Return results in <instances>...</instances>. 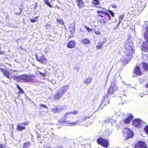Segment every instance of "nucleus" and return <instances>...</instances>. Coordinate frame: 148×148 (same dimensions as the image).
<instances>
[{"instance_id": "20", "label": "nucleus", "mask_w": 148, "mask_h": 148, "mask_svg": "<svg viewBox=\"0 0 148 148\" xmlns=\"http://www.w3.org/2000/svg\"><path fill=\"white\" fill-rule=\"evenodd\" d=\"M84 44H89L90 43V41L86 38H84L81 41Z\"/></svg>"}, {"instance_id": "27", "label": "nucleus", "mask_w": 148, "mask_h": 148, "mask_svg": "<svg viewBox=\"0 0 148 148\" xmlns=\"http://www.w3.org/2000/svg\"><path fill=\"white\" fill-rule=\"evenodd\" d=\"M43 1L44 2V3H46V4L47 5H48L50 7H52V6L51 5L49 1L48 0H43Z\"/></svg>"}, {"instance_id": "51", "label": "nucleus", "mask_w": 148, "mask_h": 148, "mask_svg": "<svg viewBox=\"0 0 148 148\" xmlns=\"http://www.w3.org/2000/svg\"><path fill=\"white\" fill-rule=\"evenodd\" d=\"M93 120H92V121H91V123L89 122V121H88V123L89 124H91L92 123V122H93Z\"/></svg>"}, {"instance_id": "31", "label": "nucleus", "mask_w": 148, "mask_h": 148, "mask_svg": "<svg viewBox=\"0 0 148 148\" xmlns=\"http://www.w3.org/2000/svg\"><path fill=\"white\" fill-rule=\"evenodd\" d=\"M131 59L130 58H129L128 59H127L125 60H124L123 61L124 63L125 64H128L129 61H130Z\"/></svg>"}, {"instance_id": "14", "label": "nucleus", "mask_w": 148, "mask_h": 148, "mask_svg": "<svg viewBox=\"0 0 148 148\" xmlns=\"http://www.w3.org/2000/svg\"><path fill=\"white\" fill-rule=\"evenodd\" d=\"M75 2L79 8H81L84 7V2L82 0H75Z\"/></svg>"}, {"instance_id": "59", "label": "nucleus", "mask_w": 148, "mask_h": 148, "mask_svg": "<svg viewBox=\"0 0 148 148\" xmlns=\"http://www.w3.org/2000/svg\"><path fill=\"white\" fill-rule=\"evenodd\" d=\"M1 52H0V54H1Z\"/></svg>"}, {"instance_id": "56", "label": "nucleus", "mask_w": 148, "mask_h": 148, "mask_svg": "<svg viewBox=\"0 0 148 148\" xmlns=\"http://www.w3.org/2000/svg\"><path fill=\"white\" fill-rule=\"evenodd\" d=\"M103 23H104V22H105V21L103 20Z\"/></svg>"}, {"instance_id": "2", "label": "nucleus", "mask_w": 148, "mask_h": 148, "mask_svg": "<svg viewBox=\"0 0 148 148\" xmlns=\"http://www.w3.org/2000/svg\"><path fill=\"white\" fill-rule=\"evenodd\" d=\"M144 37L146 40L147 43H143V47L141 48L142 50L146 52H148V33L143 32Z\"/></svg>"}, {"instance_id": "45", "label": "nucleus", "mask_w": 148, "mask_h": 148, "mask_svg": "<svg viewBox=\"0 0 148 148\" xmlns=\"http://www.w3.org/2000/svg\"><path fill=\"white\" fill-rule=\"evenodd\" d=\"M95 32L96 34H100V32L99 31H95Z\"/></svg>"}, {"instance_id": "53", "label": "nucleus", "mask_w": 148, "mask_h": 148, "mask_svg": "<svg viewBox=\"0 0 148 148\" xmlns=\"http://www.w3.org/2000/svg\"><path fill=\"white\" fill-rule=\"evenodd\" d=\"M100 16L101 17H103V16L101 15H98V16Z\"/></svg>"}, {"instance_id": "49", "label": "nucleus", "mask_w": 148, "mask_h": 148, "mask_svg": "<svg viewBox=\"0 0 148 148\" xmlns=\"http://www.w3.org/2000/svg\"><path fill=\"white\" fill-rule=\"evenodd\" d=\"M51 137L52 138V140L53 139L54 135L53 134H52L51 135Z\"/></svg>"}, {"instance_id": "37", "label": "nucleus", "mask_w": 148, "mask_h": 148, "mask_svg": "<svg viewBox=\"0 0 148 148\" xmlns=\"http://www.w3.org/2000/svg\"><path fill=\"white\" fill-rule=\"evenodd\" d=\"M144 130L145 132L148 134V126H147L144 128Z\"/></svg>"}, {"instance_id": "55", "label": "nucleus", "mask_w": 148, "mask_h": 148, "mask_svg": "<svg viewBox=\"0 0 148 148\" xmlns=\"http://www.w3.org/2000/svg\"><path fill=\"white\" fill-rule=\"evenodd\" d=\"M53 111L54 112H57L58 111H54V110H53Z\"/></svg>"}, {"instance_id": "5", "label": "nucleus", "mask_w": 148, "mask_h": 148, "mask_svg": "<svg viewBox=\"0 0 148 148\" xmlns=\"http://www.w3.org/2000/svg\"><path fill=\"white\" fill-rule=\"evenodd\" d=\"M144 122L140 119H136L134 120L132 122V125L135 127H139L141 126Z\"/></svg>"}, {"instance_id": "57", "label": "nucleus", "mask_w": 148, "mask_h": 148, "mask_svg": "<svg viewBox=\"0 0 148 148\" xmlns=\"http://www.w3.org/2000/svg\"><path fill=\"white\" fill-rule=\"evenodd\" d=\"M46 148H51L50 147H47Z\"/></svg>"}, {"instance_id": "19", "label": "nucleus", "mask_w": 148, "mask_h": 148, "mask_svg": "<svg viewBox=\"0 0 148 148\" xmlns=\"http://www.w3.org/2000/svg\"><path fill=\"white\" fill-rule=\"evenodd\" d=\"M133 116L131 114H130L128 118L126 119L124 123L125 124H128L129 123L132 119Z\"/></svg>"}, {"instance_id": "47", "label": "nucleus", "mask_w": 148, "mask_h": 148, "mask_svg": "<svg viewBox=\"0 0 148 148\" xmlns=\"http://www.w3.org/2000/svg\"><path fill=\"white\" fill-rule=\"evenodd\" d=\"M101 47H102L101 45H98L97 46V48H99V49L101 48Z\"/></svg>"}, {"instance_id": "13", "label": "nucleus", "mask_w": 148, "mask_h": 148, "mask_svg": "<svg viewBox=\"0 0 148 148\" xmlns=\"http://www.w3.org/2000/svg\"><path fill=\"white\" fill-rule=\"evenodd\" d=\"M18 73L16 71L10 69V78H12L14 79L17 80L18 76H16V75Z\"/></svg>"}, {"instance_id": "1", "label": "nucleus", "mask_w": 148, "mask_h": 148, "mask_svg": "<svg viewBox=\"0 0 148 148\" xmlns=\"http://www.w3.org/2000/svg\"><path fill=\"white\" fill-rule=\"evenodd\" d=\"M122 132L125 136V139L126 140L132 138L134 136V134L132 130L128 128L123 129Z\"/></svg>"}, {"instance_id": "38", "label": "nucleus", "mask_w": 148, "mask_h": 148, "mask_svg": "<svg viewBox=\"0 0 148 148\" xmlns=\"http://www.w3.org/2000/svg\"><path fill=\"white\" fill-rule=\"evenodd\" d=\"M84 27L87 29V30L88 32H90L92 31V29H90L89 27H87L86 25H85Z\"/></svg>"}, {"instance_id": "23", "label": "nucleus", "mask_w": 148, "mask_h": 148, "mask_svg": "<svg viewBox=\"0 0 148 148\" xmlns=\"http://www.w3.org/2000/svg\"><path fill=\"white\" fill-rule=\"evenodd\" d=\"M92 81V78H88L85 81V83L87 84H90Z\"/></svg>"}, {"instance_id": "40", "label": "nucleus", "mask_w": 148, "mask_h": 148, "mask_svg": "<svg viewBox=\"0 0 148 148\" xmlns=\"http://www.w3.org/2000/svg\"><path fill=\"white\" fill-rule=\"evenodd\" d=\"M120 113H121L120 110L118 111V112H116V115H118L119 116H121V114H120Z\"/></svg>"}, {"instance_id": "16", "label": "nucleus", "mask_w": 148, "mask_h": 148, "mask_svg": "<svg viewBox=\"0 0 148 148\" xmlns=\"http://www.w3.org/2000/svg\"><path fill=\"white\" fill-rule=\"evenodd\" d=\"M75 45V42L74 40H71L69 42L68 45L67 47L70 48H73Z\"/></svg>"}, {"instance_id": "17", "label": "nucleus", "mask_w": 148, "mask_h": 148, "mask_svg": "<svg viewBox=\"0 0 148 148\" xmlns=\"http://www.w3.org/2000/svg\"><path fill=\"white\" fill-rule=\"evenodd\" d=\"M63 95L62 93L60 92L59 90L57 93L54 96V98L56 99H58L60 98Z\"/></svg>"}, {"instance_id": "18", "label": "nucleus", "mask_w": 148, "mask_h": 148, "mask_svg": "<svg viewBox=\"0 0 148 148\" xmlns=\"http://www.w3.org/2000/svg\"><path fill=\"white\" fill-rule=\"evenodd\" d=\"M78 113V112L77 110H74L71 112H67L65 113V115L64 116V117L65 118H66L68 117L69 115L71 114H77Z\"/></svg>"}, {"instance_id": "22", "label": "nucleus", "mask_w": 148, "mask_h": 148, "mask_svg": "<svg viewBox=\"0 0 148 148\" xmlns=\"http://www.w3.org/2000/svg\"><path fill=\"white\" fill-rule=\"evenodd\" d=\"M104 14H105V16L106 18V19L108 21L110 20L111 19V16L110 14L106 12H105Z\"/></svg>"}, {"instance_id": "11", "label": "nucleus", "mask_w": 148, "mask_h": 148, "mask_svg": "<svg viewBox=\"0 0 148 148\" xmlns=\"http://www.w3.org/2000/svg\"><path fill=\"white\" fill-rule=\"evenodd\" d=\"M142 69V67L141 66V65L140 64L139 66L136 65V67L134 70L135 73L137 75H141L142 74L141 72V70Z\"/></svg>"}, {"instance_id": "44", "label": "nucleus", "mask_w": 148, "mask_h": 148, "mask_svg": "<svg viewBox=\"0 0 148 148\" xmlns=\"http://www.w3.org/2000/svg\"><path fill=\"white\" fill-rule=\"evenodd\" d=\"M5 146L3 144H0V148H5Z\"/></svg>"}, {"instance_id": "9", "label": "nucleus", "mask_w": 148, "mask_h": 148, "mask_svg": "<svg viewBox=\"0 0 148 148\" xmlns=\"http://www.w3.org/2000/svg\"><path fill=\"white\" fill-rule=\"evenodd\" d=\"M90 116H85L83 117L80 121H78L76 122L73 123H70L69 121H67L65 122L66 123L69 124H72L73 125H76L79 124V122L81 121L82 122H84L87 119L89 118Z\"/></svg>"}, {"instance_id": "21", "label": "nucleus", "mask_w": 148, "mask_h": 148, "mask_svg": "<svg viewBox=\"0 0 148 148\" xmlns=\"http://www.w3.org/2000/svg\"><path fill=\"white\" fill-rule=\"evenodd\" d=\"M25 128V127L21 126L20 124H19L17 126V129L19 131H21Z\"/></svg>"}, {"instance_id": "34", "label": "nucleus", "mask_w": 148, "mask_h": 148, "mask_svg": "<svg viewBox=\"0 0 148 148\" xmlns=\"http://www.w3.org/2000/svg\"><path fill=\"white\" fill-rule=\"evenodd\" d=\"M120 18H121V19L120 20V18L119 19V22L118 23V25H117V27H116V28H115V29H116V28H117L119 25L120 24V23L121 22V20L122 19V18H123V17L122 16H120Z\"/></svg>"}, {"instance_id": "35", "label": "nucleus", "mask_w": 148, "mask_h": 148, "mask_svg": "<svg viewBox=\"0 0 148 148\" xmlns=\"http://www.w3.org/2000/svg\"><path fill=\"white\" fill-rule=\"evenodd\" d=\"M49 81L53 84H55L56 82V81L55 79H51L50 80H49Z\"/></svg>"}, {"instance_id": "54", "label": "nucleus", "mask_w": 148, "mask_h": 148, "mask_svg": "<svg viewBox=\"0 0 148 148\" xmlns=\"http://www.w3.org/2000/svg\"><path fill=\"white\" fill-rule=\"evenodd\" d=\"M56 148H63V147H62L59 146V147H57Z\"/></svg>"}, {"instance_id": "48", "label": "nucleus", "mask_w": 148, "mask_h": 148, "mask_svg": "<svg viewBox=\"0 0 148 148\" xmlns=\"http://www.w3.org/2000/svg\"><path fill=\"white\" fill-rule=\"evenodd\" d=\"M38 6V4L37 3H35V6L34 7V9H35Z\"/></svg>"}, {"instance_id": "29", "label": "nucleus", "mask_w": 148, "mask_h": 148, "mask_svg": "<svg viewBox=\"0 0 148 148\" xmlns=\"http://www.w3.org/2000/svg\"><path fill=\"white\" fill-rule=\"evenodd\" d=\"M31 80V77L29 76H25V81L29 82Z\"/></svg>"}, {"instance_id": "39", "label": "nucleus", "mask_w": 148, "mask_h": 148, "mask_svg": "<svg viewBox=\"0 0 148 148\" xmlns=\"http://www.w3.org/2000/svg\"><path fill=\"white\" fill-rule=\"evenodd\" d=\"M108 11L110 14L111 15L112 17L114 16V14L113 12L112 11L110 10H108Z\"/></svg>"}, {"instance_id": "46", "label": "nucleus", "mask_w": 148, "mask_h": 148, "mask_svg": "<svg viewBox=\"0 0 148 148\" xmlns=\"http://www.w3.org/2000/svg\"><path fill=\"white\" fill-rule=\"evenodd\" d=\"M21 124L24 125H27L28 124V123L27 122H24L21 123Z\"/></svg>"}, {"instance_id": "7", "label": "nucleus", "mask_w": 148, "mask_h": 148, "mask_svg": "<svg viewBox=\"0 0 148 148\" xmlns=\"http://www.w3.org/2000/svg\"><path fill=\"white\" fill-rule=\"evenodd\" d=\"M147 145L143 141H140L135 145L134 148H147Z\"/></svg>"}, {"instance_id": "12", "label": "nucleus", "mask_w": 148, "mask_h": 148, "mask_svg": "<svg viewBox=\"0 0 148 148\" xmlns=\"http://www.w3.org/2000/svg\"><path fill=\"white\" fill-rule=\"evenodd\" d=\"M117 89V88L116 86H111L108 90V93L112 94L115 92Z\"/></svg>"}, {"instance_id": "8", "label": "nucleus", "mask_w": 148, "mask_h": 148, "mask_svg": "<svg viewBox=\"0 0 148 148\" xmlns=\"http://www.w3.org/2000/svg\"><path fill=\"white\" fill-rule=\"evenodd\" d=\"M0 71L3 73V74L8 78H10V69L8 70L0 68Z\"/></svg>"}, {"instance_id": "36", "label": "nucleus", "mask_w": 148, "mask_h": 148, "mask_svg": "<svg viewBox=\"0 0 148 148\" xmlns=\"http://www.w3.org/2000/svg\"><path fill=\"white\" fill-rule=\"evenodd\" d=\"M40 107L42 108H47V106L44 104H40Z\"/></svg>"}, {"instance_id": "15", "label": "nucleus", "mask_w": 148, "mask_h": 148, "mask_svg": "<svg viewBox=\"0 0 148 148\" xmlns=\"http://www.w3.org/2000/svg\"><path fill=\"white\" fill-rule=\"evenodd\" d=\"M69 88L68 85H66L62 87L59 90L60 92L63 93V95L64 93L68 90Z\"/></svg>"}, {"instance_id": "26", "label": "nucleus", "mask_w": 148, "mask_h": 148, "mask_svg": "<svg viewBox=\"0 0 148 148\" xmlns=\"http://www.w3.org/2000/svg\"><path fill=\"white\" fill-rule=\"evenodd\" d=\"M16 87L19 90V91L18 92V93H23L24 92L23 91L22 89L17 84H16Z\"/></svg>"}, {"instance_id": "41", "label": "nucleus", "mask_w": 148, "mask_h": 148, "mask_svg": "<svg viewBox=\"0 0 148 148\" xmlns=\"http://www.w3.org/2000/svg\"><path fill=\"white\" fill-rule=\"evenodd\" d=\"M97 13L98 14H101L102 13L103 14H104V13L105 12H104L103 11H101L100 10H98L97 11Z\"/></svg>"}, {"instance_id": "58", "label": "nucleus", "mask_w": 148, "mask_h": 148, "mask_svg": "<svg viewBox=\"0 0 148 148\" xmlns=\"http://www.w3.org/2000/svg\"><path fill=\"white\" fill-rule=\"evenodd\" d=\"M133 77H135V76H134V75H133Z\"/></svg>"}, {"instance_id": "30", "label": "nucleus", "mask_w": 148, "mask_h": 148, "mask_svg": "<svg viewBox=\"0 0 148 148\" xmlns=\"http://www.w3.org/2000/svg\"><path fill=\"white\" fill-rule=\"evenodd\" d=\"M57 21L59 23H60V24L62 25H63L64 23L63 22V21L62 19H57Z\"/></svg>"}, {"instance_id": "6", "label": "nucleus", "mask_w": 148, "mask_h": 148, "mask_svg": "<svg viewBox=\"0 0 148 148\" xmlns=\"http://www.w3.org/2000/svg\"><path fill=\"white\" fill-rule=\"evenodd\" d=\"M36 57L38 61L41 63L45 64L47 62V59L42 54H40L38 57L36 55Z\"/></svg>"}, {"instance_id": "52", "label": "nucleus", "mask_w": 148, "mask_h": 148, "mask_svg": "<svg viewBox=\"0 0 148 148\" xmlns=\"http://www.w3.org/2000/svg\"><path fill=\"white\" fill-rule=\"evenodd\" d=\"M145 87L147 88H148V83L146 84L145 85Z\"/></svg>"}, {"instance_id": "43", "label": "nucleus", "mask_w": 148, "mask_h": 148, "mask_svg": "<svg viewBox=\"0 0 148 148\" xmlns=\"http://www.w3.org/2000/svg\"><path fill=\"white\" fill-rule=\"evenodd\" d=\"M111 6L113 8H115L117 7V5H115L114 4H112L111 5Z\"/></svg>"}, {"instance_id": "32", "label": "nucleus", "mask_w": 148, "mask_h": 148, "mask_svg": "<svg viewBox=\"0 0 148 148\" xmlns=\"http://www.w3.org/2000/svg\"><path fill=\"white\" fill-rule=\"evenodd\" d=\"M95 2L92 3L93 4H95V5H99L100 2L98 0H93Z\"/></svg>"}, {"instance_id": "50", "label": "nucleus", "mask_w": 148, "mask_h": 148, "mask_svg": "<svg viewBox=\"0 0 148 148\" xmlns=\"http://www.w3.org/2000/svg\"><path fill=\"white\" fill-rule=\"evenodd\" d=\"M50 25H46L45 27L46 28H48L49 27Z\"/></svg>"}, {"instance_id": "10", "label": "nucleus", "mask_w": 148, "mask_h": 148, "mask_svg": "<svg viewBox=\"0 0 148 148\" xmlns=\"http://www.w3.org/2000/svg\"><path fill=\"white\" fill-rule=\"evenodd\" d=\"M124 52L126 56H131L133 55L134 51L133 48H130V49H124Z\"/></svg>"}, {"instance_id": "25", "label": "nucleus", "mask_w": 148, "mask_h": 148, "mask_svg": "<svg viewBox=\"0 0 148 148\" xmlns=\"http://www.w3.org/2000/svg\"><path fill=\"white\" fill-rule=\"evenodd\" d=\"M30 145L29 143L26 142L24 143L23 148H28Z\"/></svg>"}, {"instance_id": "33", "label": "nucleus", "mask_w": 148, "mask_h": 148, "mask_svg": "<svg viewBox=\"0 0 148 148\" xmlns=\"http://www.w3.org/2000/svg\"><path fill=\"white\" fill-rule=\"evenodd\" d=\"M108 121L110 123H111L112 124L114 123L116 121V120H114L111 119H109Z\"/></svg>"}, {"instance_id": "24", "label": "nucleus", "mask_w": 148, "mask_h": 148, "mask_svg": "<svg viewBox=\"0 0 148 148\" xmlns=\"http://www.w3.org/2000/svg\"><path fill=\"white\" fill-rule=\"evenodd\" d=\"M25 76L24 75H21L19 76H18L17 79L21 80H24L25 81Z\"/></svg>"}, {"instance_id": "28", "label": "nucleus", "mask_w": 148, "mask_h": 148, "mask_svg": "<svg viewBox=\"0 0 148 148\" xmlns=\"http://www.w3.org/2000/svg\"><path fill=\"white\" fill-rule=\"evenodd\" d=\"M38 18V16L35 17L33 19H30V20L31 22L34 23L36 21V19Z\"/></svg>"}, {"instance_id": "42", "label": "nucleus", "mask_w": 148, "mask_h": 148, "mask_svg": "<svg viewBox=\"0 0 148 148\" xmlns=\"http://www.w3.org/2000/svg\"><path fill=\"white\" fill-rule=\"evenodd\" d=\"M38 72H39V73H40V75H41V76H45V75H46V74L45 73H42L39 71H38Z\"/></svg>"}, {"instance_id": "4", "label": "nucleus", "mask_w": 148, "mask_h": 148, "mask_svg": "<svg viewBox=\"0 0 148 148\" xmlns=\"http://www.w3.org/2000/svg\"><path fill=\"white\" fill-rule=\"evenodd\" d=\"M97 142L98 144L101 145L105 147H107L109 145V143L107 140L101 138H98Z\"/></svg>"}, {"instance_id": "3", "label": "nucleus", "mask_w": 148, "mask_h": 148, "mask_svg": "<svg viewBox=\"0 0 148 148\" xmlns=\"http://www.w3.org/2000/svg\"><path fill=\"white\" fill-rule=\"evenodd\" d=\"M133 43L132 40V37L129 36L127 40L125 42L124 45V49H130V48H132Z\"/></svg>"}]
</instances>
